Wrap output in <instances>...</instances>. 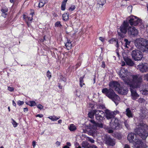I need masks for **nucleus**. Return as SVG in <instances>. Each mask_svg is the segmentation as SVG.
Instances as JSON below:
<instances>
[{
    "instance_id": "obj_51",
    "label": "nucleus",
    "mask_w": 148,
    "mask_h": 148,
    "mask_svg": "<svg viewBox=\"0 0 148 148\" xmlns=\"http://www.w3.org/2000/svg\"><path fill=\"white\" fill-rule=\"evenodd\" d=\"M127 9L129 12H131L132 10V7L131 6H129Z\"/></svg>"
},
{
    "instance_id": "obj_10",
    "label": "nucleus",
    "mask_w": 148,
    "mask_h": 148,
    "mask_svg": "<svg viewBox=\"0 0 148 148\" xmlns=\"http://www.w3.org/2000/svg\"><path fill=\"white\" fill-rule=\"evenodd\" d=\"M129 23L132 25L136 26L137 25H140L142 23L141 20L134 16H131L129 17Z\"/></svg>"
},
{
    "instance_id": "obj_59",
    "label": "nucleus",
    "mask_w": 148,
    "mask_h": 148,
    "mask_svg": "<svg viewBox=\"0 0 148 148\" xmlns=\"http://www.w3.org/2000/svg\"><path fill=\"white\" fill-rule=\"evenodd\" d=\"M60 142L57 141L56 143V144L58 147L60 145Z\"/></svg>"
},
{
    "instance_id": "obj_45",
    "label": "nucleus",
    "mask_w": 148,
    "mask_h": 148,
    "mask_svg": "<svg viewBox=\"0 0 148 148\" xmlns=\"http://www.w3.org/2000/svg\"><path fill=\"white\" fill-rule=\"evenodd\" d=\"M112 112H113V114H112L113 115L114 117L115 115L116 114H118L119 113V112L118 111L116 110L114 111H112Z\"/></svg>"
},
{
    "instance_id": "obj_31",
    "label": "nucleus",
    "mask_w": 148,
    "mask_h": 148,
    "mask_svg": "<svg viewBox=\"0 0 148 148\" xmlns=\"http://www.w3.org/2000/svg\"><path fill=\"white\" fill-rule=\"evenodd\" d=\"M106 3V0H99L98 1V3L100 5L103 6Z\"/></svg>"
},
{
    "instance_id": "obj_28",
    "label": "nucleus",
    "mask_w": 148,
    "mask_h": 148,
    "mask_svg": "<svg viewBox=\"0 0 148 148\" xmlns=\"http://www.w3.org/2000/svg\"><path fill=\"white\" fill-rule=\"evenodd\" d=\"M82 146L84 148H88L89 147V143L86 141H83L82 143Z\"/></svg>"
},
{
    "instance_id": "obj_53",
    "label": "nucleus",
    "mask_w": 148,
    "mask_h": 148,
    "mask_svg": "<svg viewBox=\"0 0 148 148\" xmlns=\"http://www.w3.org/2000/svg\"><path fill=\"white\" fill-rule=\"evenodd\" d=\"M36 116L37 117H39L40 118H42L43 116V115L42 114H37Z\"/></svg>"
},
{
    "instance_id": "obj_11",
    "label": "nucleus",
    "mask_w": 148,
    "mask_h": 148,
    "mask_svg": "<svg viewBox=\"0 0 148 148\" xmlns=\"http://www.w3.org/2000/svg\"><path fill=\"white\" fill-rule=\"evenodd\" d=\"M110 126L112 129L116 130L119 129L120 125L119 124L118 119L117 118H113L112 119L110 123Z\"/></svg>"
},
{
    "instance_id": "obj_32",
    "label": "nucleus",
    "mask_w": 148,
    "mask_h": 148,
    "mask_svg": "<svg viewBox=\"0 0 148 148\" xmlns=\"http://www.w3.org/2000/svg\"><path fill=\"white\" fill-rule=\"evenodd\" d=\"M45 3L44 1H40L38 3V7L39 8L42 7L44 5Z\"/></svg>"
},
{
    "instance_id": "obj_18",
    "label": "nucleus",
    "mask_w": 148,
    "mask_h": 148,
    "mask_svg": "<svg viewBox=\"0 0 148 148\" xmlns=\"http://www.w3.org/2000/svg\"><path fill=\"white\" fill-rule=\"evenodd\" d=\"M135 143L134 148H145L144 144L140 140L138 139Z\"/></svg>"
},
{
    "instance_id": "obj_60",
    "label": "nucleus",
    "mask_w": 148,
    "mask_h": 148,
    "mask_svg": "<svg viewBox=\"0 0 148 148\" xmlns=\"http://www.w3.org/2000/svg\"><path fill=\"white\" fill-rule=\"evenodd\" d=\"M124 148H130L129 145H128L126 144L125 145Z\"/></svg>"
},
{
    "instance_id": "obj_21",
    "label": "nucleus",
    "mask_w": 148,
    "mask_h": 148,
    "mask_svg": "<svg viewBox=\"0 0 148 148\" xmlns=\"http://www.w3.org/2000/svg\"><path fill=\"white\" fill-rule=\"evenodd\" d=\"M126 64L130 66H133L134 65V63L133 61L129 58L124 60Z\"/></svg>"
},
{
    "instance_id": "obj_40",
    "label": "nucleus",
    "mask_w": 148,
    "mask_h": 148,
    "mask_svg": "<svg viewBox=\"0 0 148 148\" xmlns=\"http://www.w3.org/2000/svg\"><path fill=\"white\" fill-rule=\"evenodd\" d=\"M36 106L40 110L42 109L43 107V106L40 104H38Z\"/></svg>"
},
{
    "instance_id": "obj_27",
    "label": "nucleus",
    "mask_w": 148,
    "mask_h": 148,
    "mask_svg": "<svg viewBox=\"0 0 148 148\" xmlns=\"http://www.w3.org/2000/svg\"><path fill=\"white\" fill-rule=\"evenodd\" d=\"M69 129L71 131H74L76 129V127L74 124H71L70 125Z\"/></svg>"
},
{
    "instance_id": "obj_62",
    "label": "nucleus",
    "mask_w": 148,
    "mask_h": 148,
    "mask_svg": "<svg viewBox=\"0 0 148 148\" xmlns=\"http://www.w3.org/2000/svg\"><path fill=\"white\" fill-rule=\"evenodd\" d=\"M53 116H50L48 117V118H49V119L51 120L52 121H53Z\"/></svg>"
},
{
    "instance_id": "obj_8",
    "label": "nucleus",
    "mask_w": 148,
    "mask_h": 148,
    "mask_svg": "<svg viewBox=\"0 0 148 148\" xmlns=\"http://www.w3.org/2000/svg\"><path fill=\"white\" fill-rule=\"evenodd\" d=\"M141 82L140 83L138 86L135 87L136 84L134 85L133 83H132L131 85H129L130 86V90L131 92V96L132 99L133 100H135L137 99L139 97V95L137 93L135 88L139 87Z\"/></svg>"
},
{
    "instance_id": "obj_24",
    "label": "nucleus",
    "mask_w": 148,
    "mask_h": 148,
    "mask_svg": "<svg viewBox=\"0 0 148 148\" xmlns=\"http://www.w3.org/2000/svg\"><path fill=\"white\" fill-rule=\"evenodd\" d=\"M1 11L2 12L1 15L4 18H5L7 15V12L8 11V9L7 8H3L1 10Z\"/></svg>"
},
{
    "instance_id": "obj_14",
    "label": "nucleus",
    "mask_w": 148,
    "mask_h": 148,
    "mask_svg": "<svg viewBox=\"0 0 148 148\" xmlns=\"http://www.w3.org/2000/svg\"><path fill=\"white\" fill-rule=\"evenodd\" d=\"M138 139L136 134L134 133H130L128 135L127 139L130 143L135 142Z\"/></svg>"
},
{
    "instance_id": "obj_19",
    "label": "nucleus",
    "mask_w": 148,
    "mask_h": 148,
    "mask_svg": "<svg viewBox=\"0 0 148 148\" xmlns=\"http://www.w3.org/2000/svg\"><path fill=\"white\" fill-rule=\"evenodd\" d=\"M113 114L112 111L108 110H106L105 115L107 119L108 120L111 119H112L113 118H114Z\"/></svg>"
},
{
    "instance_id": "obj_15",
    "label": "nucleus",
    "mask_w": 148,
    "mask_h": 148,
    "mask_svg": "<svg viewBox=\"0 0 148 148\" xmlns=\"http://www.w3.org/2000/svg\"><path fill=\"white\" fill-rule=\"evenodd\" d=\"M140 117L142 119H144L148 117V111L145 108L140 109L139 113Z\"/></svg>"
},
{
    "instance_id": "obj_23",
    "label": "nucleus",
    "mask_w": 148,
    "mask_h": 148,
    "mask_svg": "<svg viewBox=\"0 0 148 148\" xmlns=\"http://www.w3.org/2000/svg\"><path fill=\"white\" fill-rule=\"evenodd\" d=\"M96 110H92L89 112L88 114V116L91 119H93L94 115H95Z\"/></svg>"
},
{
    "instance_id": "obj_50",
    "label": "nucleus",
    "mask_w": 148,
    "mask_h": 148,
    "mask_svg": "<svg viewBox=\"0 0 148 148\" xmlns=\"http://www.w3.org/2000/svg\"><path fill=\"white\" fill-rule=\"evenodd\" d=\"M115 42L116 43V44L115 45L116 46L117 48H118L119 47V44L118 40L117 39H116Z\"/></svg>"
},
{
    "instance_id": "obj_43",
    "label": "nucleus",
    "mask_w": 148,
    "mask_h": 148,
    "mask_svg": "<svg viewBox=\"0 0 148 148\" xmlns=\"http://www.w3.org/2000/svg\"><path fill=\"white\" fill-rule=\"evenodd\" d=\"M61 26V25L60 24V22L59 21L56 22L55 24V26L56 27H60Z\"/></svg>"
},
{
    "instance_id": "obj_20",
    "label": "nucleus",
    "mask_w": 148,
    "mask_h": 148,
    "mask_svg": "<svg viewBox=\"0 0 148 148\" xmlns=\"http://www.w3.org/2000/svg\"><path fill=\"white\" fill-rule=\"evenodd\" d=\"M64 43L65 46L68 50H70L71 48L72 45L70 40L68 39Z\"/></svg>"
},
{
    "instance_id": "obj_3",
    "label": "nucleus",
    "mask_w": 148,
    "mask_h": 148,
    "mask_svg": "<svg viewBox=\"0 0 148 148\" xmlns=\"http://www.w3.org/2000/svg\"><path fill=\"white\" fill-rule=\"evenodd\" d=\"M137 126L134 131L136 134L143 139H145L148 136V132L146 130L147 129L148 126L143 123H139Z\"/></svg>"
},
{
    "instance_id": "obj_64",
    "label": "nucleus",
    "mask_w": 148,
    "mask_h": 148,
    "mask_svg": "<svg viewBox=\"0 0 148 148\" xmlns=\"http://www.w3.org/2000/svg\"><path fill=\"white\" fill-rule=\"evenodd\" d=\"M12 104H13V106H15V107L16 106V103H15V102L14 100L12 101Z\"/></svg>"
},
{
    "instance_id": "obj_48",
    "label": "nucleus",
    "mask_w": 148,
    "mask_h": 148,
    "mask_svg": "<svg viewBox=\"0 0 148 148\" xmlns=\"http://www.w3.org/2000/svg\"><path fill=\"white\" fill-rule=\"evenodd\" d=\"M119 134L117 133H114L113 134V136L114 137H116L117 138H119L120 137L118 136Z\"/></svg>"
},
{
    "instance_id": "obj_55",
    "label": "nucleus",
    "mask_w": 148,
    "mask_h": 148,
    "mask_svg": "<svg viewBox=\"0 0 148 148\" xmlns=\"http://www.w3.org/2000/svg\"><path fill=\"white\" fill-rule=\"evenodd\" d=\"M66 145L69 147H71V144L69 142H67L66 143Z\"/></svg>"
},
{
    "instance_id": "obj_12",
    "label": "nucleus",
    "mask_w": 148,
    "mask_h": 148,
    "mask_svg": "<svg viewBox=\"0 0 148 148\" xmlns=\"http://www.w3.org/2000/svg\"><path fill=\"white\" fill-rule=\"evenodd\" d=\"M104 115L105 114L103 111L96 110L95 117L97 120L101 121L103 120Z\"/></svg>"
},
{
    "instance_id": "obj_57",
    "label": "nucleus",
    "mask_w": 148,
    "mask_h": 148,
    "mask_svg": "<svg viewBox=\"0 0 148 148\" xmlns=\"http://www.w3.org/2000/svg\"><path fill=\"white\" fill-rule=\"evenodd\" d=\"M61 84H62V83L59 82L58 87L60 89H62V86H61Z\"/></svg>"
},
{
    "instance_id": "obj_34",
    "label": "nucleus",
    "mask_w": 148,
    "mask_h": 148,
    "mask_svg": "<svg viewBox=\"0 0 148 148\" xmlns=\"http://www.w3.org/2000/svg\"><path fill=\"white\" fill-rule=\"evenodd\" d=\"M12 123L13 125V126L15 127H16L17 126V123L15 122V121L13 119H12Z\"/></svg>"
},
{
    "instance_id": "obj_41",
    "label": "nucleus",
    "mask_w": 148,
    "mask_h": 148,
    "mask_svg": "<svg viewBox=\"0 0 148 148\" xmlns=\"http://www.w3.org/2000/svg\"><path fill=\"white\" fill-rule=\"evenodd\" d=\"M116 40V39H115L114 38H112L111 39L109 40L108 41L110 43H113L114 42H115Z\"/></svg>"
},
{
    "instance_id": "obj_37",
    "label": "nucleus",
    "mask_w": 148,
    "mask_h": 148,
    "mask_svg": "<svg viewBox=\"0 0 148 148\" xmlns=\"http://www.w3.org/2000/svg\"><path fill=\"white\" fill-rule=\"evenodd\" d=\"M47 75L49 79H50L51 78V73L49 71H47Z\"/></svg>"
},
{
    "instance_id": "obj_52",
    "label": "nucleus",
    "mask_w": 148,
    "mask_h": 148,
    "mask_svg": "<svg viewBox=\"0 0 148 148\" xmlns=\"http://www.w3.org/2000/svg\"><path fill=\"white\" fill-rule=\"evenodd\" d=\"M99 40L102 42H104L105 41V39L102 37H100L99 38Z\"/></svg>"
},
{
    "instance_id": "obj_13",
    "label": "nucleus",
    "mask_w": 148,
    "mask_h": 148,
    "mask_svg": "<svg viewBox=\"0 0 148 148\" xmlns=\"http://www.w3.org/2000/svg\"><path fill=\"white\" fill-rule=\"evenodd\" d=\"M137 69L142 72H146L148 71V65L140 63L138 66Z\"/></svg>"
},
{
    "instance_id": "obj_58",
    "label": "nucleus",
    "mask_w": 148,
    "mask_h": 148,
    "mask_svg": "<svg viewBox=\"0 0 148 148\" xmlns=\"http://www.w3.org/2000/svg\"><path fill=\"white\" fill-rule=\"evenodd\" d=\"M101 66L103 68H105V64L103 62H102Z\"/></svg>"
},
{
    "instance_id": "obj_9",
    "label": "nucleus",
    "mask_w": 148,
    "mask_h": 148,
    "mask_svg": "<svg viewBox=\"0 0 148 148\" xmlns=\"http://www.w3.org/2000/svg\"><path fill=\"white\" fill-rule=\"evenodd\" d=\"M131 55L133 58L136 61L141 60L143 57L142 52L137 49L133 50Z\"/></svg>"
},
{
    "instance_id": "obj_2",
    "label": "nucleus",
    "mask_w": 148,
    "mask_h": 148,
    "mask_svg": "<svg viewBox=\"0 0 148 148\" xmlns=\"http://www.w3.org/2000/svg\"><path fill=\"white\" fill-rule=\"evenodd\" d=\"M127 29L128 34L130 36H135L138 34V31L137 29L134 27L129 26V23L124 21L120 29L118 30L119 35L122 38L123 37Z\"/></svg>"
},
{
    "instance_id": "obj_42",
    "label": "nucleus",
    "mask_w": 148,
    "mask_h": 148,
    "mask_svg": "<svg viewBox=\"0 0 148 148\" xmlns=\"http://www.w3.org/2000/svg\"><path fill=\"white\" fill-rule=\"evenodd\" d=\"M138 101L140 103H142L144 102L145 100L143 99L140 98L138 99Z\"/></svg>"
},
{
    "instance_id": "obj_29",
    "label": "nucleus",
    "mask_w": 148,
    "mask_h": 148,
    "mask_svg": "<svg viewBox=\"0 0 148 148\" xmlns=\"http://www.w3.org/2000/svg\"><path fill=\"white\" fill-rule=\"evenodd\" d=\"M84 76L83 77H81L79 78V84L81 87H82L83 85H85L84 83L83 78L84 77Z\"/></svg>"
},
{
    "instance_id": "obj_6",
    "label": "nucleus",
    "mask_w": 148,
    "mask_h": 148,
    "mask_svg": "<svg viewBox=\"0 0 148 148\" xmlns=\"http://www.w3.org/2000/svg\"><path fill=\"white\" fill-rule=\"evenodd\" d=\"M134 44L137 48L141 49L143 51H148V41L146 39H137L135 41Z\"/></svg>"
},
{
    "instance_id": "obj_61",
    "label": "nucleus",
    "mask_w": 148,
    "mask_h": 148,
    "mask_svg": "<svg viewBox=\"0 0 148 148\" xmlns=\"http://www.w3.org/2000/svg\"><path fill=\"white\" fill-rule=\"evenodd\" d=\"M89 148H97V147L95 145H92Z\"/></svg>"
},
{
    "instance_id": "obj_56",
    "label": "nucleus",
    "mask_w": 148,
    "mask_h": 148,
    "mask_svg": "<svg viewBox=\"0 0 148 148\" xmlns=\"http://www.w3.org/2000/svg\"><path fill=\"white\" fill-rule=\"evenodd\" d=\"M36 142L35 141H34L32 142V146L34 148L36 146Z\"/></svg>"
},
{
    "instance_id": "obj_25",
    "label": "nucleus",
    "mask_w": 148,
    "mask_h": 148,
    "mask_svg": "<svg viewBox=\"0 0 148 148\" xmlns=\"http://www.w3.org/2000/svg\"><path fill=\"white\" fill-rule=\"evenodd\" d=\"M126 114L129 117H133L132 113L129 108H127L126 110Z\"/></svg>"
},
{
    "instance_id": "obj_63",
    "label": "nucleus",
    "mask_w": 148,
    "mask_h": 148,
    "mask_svg": "<svg viewBox=\"0 0 148 148\" xmlns=\"http://www.w3.org/2000/svg\"><path fill=\"white\" fill-rule=\"evenodd\" d=\"M108 132L109 133H111L113 132V131L112 130H108Z\"/></svg>"
},
{
    "instance_id": "obj_30",
    "label": "nucleus",
    "mask_w": 148,
    "mask_h": 148,
    "mask_svg": "<svg viewBox=\"0 0 148 148\" xmlns=\"http://www.w3.org/2000/svg\"><path fill=\"white\" fill-rule=\"evenodd\" d=\"M62 19L63 20L67 21L69 19V15L67 13L63 14Z\"/></svg>"
},
{
    "instance_id": "obj_22",
    "label": "nucleus",
    "mask_w": 148,
    "mask_h": 148,
    "mask_svg": "<svg viewBox=\"0 0 148 148\" xmlns=\"http://www.w3.org/2000/svg\"><path fill=\"white\" fill-rule=\"evenodd\" d=\"M59 80V82L62 83V85H65V84L66 79L62 75H60V76Z\"/></svg>"
},
{
    "instance_id": "obj_7",
    "label": "nucleus",
    "mask_w": 148,
    "mask_h": 148,
    "mask_svg": "<svg viewBox=\"0 0 148 148\" xmlns=\"http://www.w3.org/2000/svg\"><path fill=\"white\" fill-rule=\"evenodd\" d=\"M90 121V123L89 124V125L87 126V128L90 129L88 131V134L89 135L93 136H97L96 130L97 127V123L93 120L91 119Z\"/></svg>"
},
{
    "instance_id": "obj_35",
    "label": "nucleus",
    "mask_w": 148,
    "mask_h": 148,
    "mask_svg": "<svg viewBox=\"0 0 148 148\" xmlns=\"http://www.w3.org/2000/svg\"><path fill=\"white\" fill-rule=\"evenodd\" d=\"M122 56L124 60L128 58L127 54L125 52L122 53Z\"/></svg>"
},
{
    "instance_id": "obj_17",
    "label": "nucleus",
    "mask_w": 148,
    "mask_h": 148,
    "mask_svg": "<svg viewBox=\"0 0 148 148\" xmlns=\"http://www.w3.org/2000/svg\"><path fill=\"white\" fill-rule=\"evenodd\" d=\"M34 13H31L29 16H27L25 14L23 15V18L25 20L27 25L29 27L30 25V23L33 19V15Z\"/></svg>"
},
{
    "instance_id": "obj_16",
    "label": "nucleus",
    "mask_w": 148,
    "mask_h": 148,
    "mask_svg": "<svg viewBox=\"0 0 148 148\" xmlns=\"http://www.w3.org/2000/svg\"><path fill=\"white\" fill-rule=\"evenodd\" d=\"M106 136L104 140L106 144L112 146H113L115 145V142L114 139L111 138L108 136Z\"/></svg>"
},
{
    "instance_id": "obj_38",
    "label": "nucleus",
    "mask_w": 148,
    "mask_h": 148,
    "mask_svg": "<svg viewBox=\"0 0 148 148\" xmlns=\"http://www.w3.org/2000/svg\"><path fill=\"white\" fill-rule=\"evenodd\" d=\"M17 103L18 105L20 106L23 105L24 103V102L23 101H21L19 100L17 102Z\"/></svg>"
},
{
    "instance_id": "obj_26",
    "label": "nucleus",
    "mask_w": 148,
    "mask_h": 148,
    "mask_svg": "<svg viewBox=\"0 0 148 148\" xmlns=\"http://www.w3.org/2000/svg\"><path fill=\"white\" fill-rule=\"evenodd\" d=\"M25 103L26 104L32 107L35 106L36 105V102L33 101H30L28 102H26Z\"/></svg>"
},
{
    "instance_id": "obj_36",
    "label": "nucleus",
    "mask_w": 148,
    "mask_h": 148,
    "mask_svg": "<svg viewBox=\"0 0 148 148\" xmlns=\"http://www.w3.org/2000/svg\"><path fill=\"white\" fill-rule=\"evenodd\" d=\"M75 6L74 5H72L69 8V10L70 11H72L75 9Z\"/></svg>"
},
{
    "instance_id": "obj_5",
    "label": "nucleus",
    "mask_w": 148,
    "mask_h": 148,
    "mask_svg": "<svg viewBox=\"0 0 148 148\" xmlns=\"http://www.w3.org/2000/svg\"><path fill=\"white\" fill-rule=\"evenodd\" d=\"M109 85L112 88L118 92V93L121 95H125L127 94L128 90L125 88L121 86L119 83L115 81L110 82Z\"/></svg>"
},
{
    "instance_id": "obj_49",
    "label": "nucleus",
    "mask_w": 148,
    "mask_h": 148,
    "mask_svg": "<svg viewBox=\"0 0 148 148\" xmlns=\"http://www.w3.org/2000/svg\"><path fill=\"white\" fill-rule=\"evenodd\" d=\"M53 121H57L60 118V117H57L54 115L53 116Z\"/></svg>"
},
{
    "instance_id": "obj_1",
    "label": "nucleus",
    "mask_w": 148,
    "mask_h": 148,
    "mask_svg": "<svg viewBox=\"0 0 148 148\" xmlns=\"http://www.w3.org/2000/svg\"><path fill=\"white\" fill-rule=\"evenodd\" d=\"M127 70L123 67L121 68L119 75L124 82L127 85H131L132 83L134 85L135 87L138 86L140 83L142 81V78L139 75H131L128 76Z\"/></svg>"
},
{
    "instance_id": "obj_47",
    "label": "nucleus",
    "mask_w": 148,
    "mask_h": 148,
    "mask_svg": "<svg viewBox=\"0 0 148 148\" xmlns=\"http://www.w3.org/2000/svg\"><path fill=\"white\" fill-rule=\"evenodd\" d=\"M124 124L125 125V127L127 129H129V125L128 122L127 121H126L124 122Z\"/></svg>"
},
{
    "instance_id": "obj_46",
    "label": "nucleus",
    "mask_w": 148,
    "mask_h": 148,
    "mask_svg": "<svg viewBox=\"0 0 148 148\" xmlns=\"http://www.w3.org/2000/svg\"><path fill=\"white\" fill-rule=\"evenodd\" d=\"M88 140L90 142H91V143H94V140L92 138H89V137H88Z\"/></svg>"
},
{
    "instance_id": "obj_39",
    "label": "nucleus",
    "mask_w": 148,
    "mask_h": 148,
    "mask_svg": "<svg viewBox=\"0 0 148 148\" xmlns=\"http://www.w3.org/2000/svg\"><path fill=\"white\" fill-rule=\"evenodd\" d=\"M66 4H65L62 3V4L61 9L62 10H64L65 9Z\"/></svg>"
},
{
    "instance_id": "obj_33",
    "label": "nucleus",
    "mask_w": 148,
    "mask_h": 148,
    "mask_svg": "<svg viewBox=\"0 0 148 148\" xmlns=\"http://www.w3.org/2000/svg\"><path fill=\"white\" fill-rule=\"evenodd\" d=\"M124 41L125 42V46L127 48H128V46L130 45V42L127 39H125Z\"/></svg>"
},
{
    "instance_id": "obj_4",
    "label": "nucleus",
    "mask_w": 148,
    "mask_h": 148,
    "mask_svg": "<svg viewBox=\"0 0 148 148\" xmlns=\"http://www.w3.org/2000/svg\"><path fill=\"white\" fill-rule=\"evenodd\" d=\"M110 88L109 89L106 88L103 89L102 90V92L108 97L111 99L117 105L120 100V98L115 94L113 90L111 89L112 88L110 87Z\"/></svg>"
},
{
    "instance_id": "obj_44",
    "label": "nucleus",
    "mask_w": 148,
    "mask_h": 148,
    "mask_svg": "<svg viewBox=\"0 0 148 148\" xmlns=\"http://www.w3.org/2000/svg\"><path fill=\"white\" fill-rule=\"evenodd\" d=\"M8 90L12 92L14 91V88L13 87H10V86H8Z\"/></svg>"
},
{
    "instance_id": "obj_54",
    "label": "nucleus",
    "mask_w": 148,
    "mask_h": 148,
    "mask_svg": "<svg viewBox=\"0 0 148 148\" xmlns=\"http://www.w3.org/2000/svg\"><path fill=\"white\" fill-rule=\"evenodd\" d=\"M144 79H146L148 81V74L145 75L144 76Z\"/></svg>"
}]
</instances>
